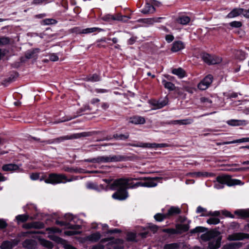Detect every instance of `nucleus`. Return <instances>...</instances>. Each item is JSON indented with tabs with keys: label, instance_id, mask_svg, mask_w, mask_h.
Wrapping results in <instances>:
<instances>
[{
	"label": "nucleus",
	"instance_id": "nucleus-64",
	"mask_svg": "<svg viewBox=\"0 0 249 249\" xmlns=\"http://www.w3.org/2000/svg\"><path fill=\"white\" fill-rule=\"evenodd\" d=\"M242 15L247 18H249V10H247L243 9V12Z\"/></svg>",
	"mask_w": 249,
	"mask_h": 249
},
{
	"label": "nucleus",
	"instance_id": "nucleus-42",
	"mask_svg": "<svg viewBox=\"0 0 249 249\" xmlns=\"http://www.w3.org/2000/svg\"><path fill=\"white\" fill-rule=\"evenodd\" d=\"M177 229L180 231H186L189 230V226L186 224L178 225L177 226Z\"/></svg>",
	"mask_w": 249,
	"mask_h": 249
},
{
	"label": "nucleus",
	"instance_id": "nucleus-24",
	"mask_svg": "<svg viewBox=\"0 0 249 249\" xmlns=\"http://www.w3.org/2000/svg\"><path fill=\"white\" fill-rule=\"evenodd\" d=\"M177 21L181 24L186 25L190 22V18L188 16H183L178 18Z\"/></svg>",
	"mask_w": 249,
	"mask_h": 249
},
{
	"label": "nucleus",
	"instance_id": "nucleus-60",
	"mask_svg": "<svg viewBox=\"0 0 249 249\" xmlns=\"http://www.w3.org/2000/svg\"><path fill=\"white\" fill-rule=\"evenodd\" d=\"M50 59L52 61H56L58 60V57L55 54L53 53L50 55Z\"/></svg>",
	"mask_w": 249,
	"mask_h": 249
},
{
	"label": "nucleus",
	"instance_id": "nucleus-19",
	"mask_svg": "<svg viewBox=\"0 0 249 249\" xmlns=\"http://www.w3.org/2000/svg\"><path fill=\"white\" fill-rule=\"evenodd\" d=\"M184 47V44L182 42L180 41H176L173 43L171 50L173 52H176L183 49Z\"/></svg>",
	"mask_w": 249,
	"mask_h": 249
},
{
	"label": "nucleus",
	"instance_id": "nucleus-21",
	"mask_svg": "<svg viewBox=\"0 0 249 249\" xmlns=\"http://www.w3.org/2000/svg\"><path fill=\"white\" fill-rule=\"evenodd\" d=\"M155 11L154 7L149 3H146L144 8L142 10L141 12L144 14H148L150 13H154Z\"/></svg>",
	"mask_w": 249,
	"mask_h": 249
},
{
	"label": "nucleus",
	"instance_id": "nucleus-3",
	"mask_svg": "<svg viewBox=\"0 0 249 249\" xmlns=\"http://www.w3.org/2000/svg\"><path fill=\"white\" fill-rule=\"evenodd\" d=\"M76 179V178L74 177H71L70 178H68L64 174L52 173L49 174L48 178L45 180V182L46 183L55 184L65 183L66 182H71Z\"/></svg>",
	"mask_w": 249,
	"mask_h": 249
},
{
	"label": "nucleus",
	"instance_id": "nucleus-6",
	"mask_svg": "<svg viewBox=\"0 0 249 249\" xmlns=\"http://www.w3.org/2000/svg\"><path fill=\"white\" fill-rule=\"evenodd\" d=\"M87 136L86 133H76L71 135L60 137L52 140H49L46 141L45 142L46 144L58 143L66 140L78 139L81 137H86Z\"/></svg>",
	"mask_w": 249,
	"mask_h": 249
},
{
	"label": "nucleus",
	"instance_id": "nucleus-26",
	"mask_svg": "<svg viewBox=\"0 0 249 249\" xmlns=\"http://www.w3.org/2000/svg\"><path fill=\"white\" fill-rule=\"evenodd\" d=\"M242 245L241 243H231L228 245H225L222 249H234L236 248H239L241 247Z\"/></svg>",
	"mask_w": 249,
	"mask_h": 249
},
{
	"label": "nucleus",
	"instance_id": "nucleus-61",
	"mask_svg": "<svg viewBox=\"0 0 249 249\" xmlns=\"http://www.w3.org/2000/svg\"><path fill=\"white\" fill-rule=\"evenodd\" d=\"M23 228L26 229L33 228V223L25 224L23 225Z\"/></svg>",
	"mask_w": 249,
	"mask_h": 249
},
{
	"label": "nucleus",
	"instance_id": "nucleus-41",
	"mask_svg": "<svg viewBox=\"0 0 249 249\" xmlns=\"http://www.w3.org/2000/svg\"><path fill=\"white\" fill-rule=\"evenodd\" d=\"M156 220L158 221H162L165 218H167L166 214L157 213L154 216Z\"/></svg>",
	"mask_w": 249,
	"mask_h": 249
},
{
	"label": "nucleus",
	"instance_id": "nucleus-38",
	"mask_svg": "<svg viewBox=\"0 0 249 249\" xmlns=\"http://www.w3.org/2000/svg\"><path fill=\"white\" fill-rule=\"evenodd\" d=\"M168 102V99L167 97H165L162 100L158 101V108H161L165 106Z\"/></svg>",
	"mask_w": 249,
	"mask_h": 249
},
{
	"label": "nucleus",
	"instance_id": "nucleus-48",
	"mask_svg": "<svg viewBox=\"0 0 249 249\" xmlns=\"http://www.w3.org/2000/svg\"><path fill=\"white\" fill-rule=\"evenodd\" d=\"M86 186L87 188L89 189H94L96 190L98 189L97 185L94 183L92 182H88L87 183Z\"/></svg>",
	"mask_w": 249,
	"mask_h": 249
},
{
	"label": "nucleus",
	"instance_id": "nucleus-36",
	"mask_svg": "<svg viewBox=\"0 0 249 249\" xmlns=\"http://www.w3.org/2000/svg\"><path fill=\"white\" fill-rule=\"evenodd\" d=\"M28 218L29 215L27 214H19L16 217L18 223L26 222Z\"/></svg>",
	"mask_w": 249,
	"mask_h": 249
},
{
	"label": "nucleus",
	"instance_id": "nucleus-23",
	"mask_svg": "<svg viewBox=\"0 0 249 249\" xmlns=\"http://www.w3.org/2000/svg\"><path fill=\"white\" fill-rule=\"evenodd\" d=\"M234 213L240 216L241 218L249 217V210H240L234 212ZM249 227V224H248Z\"/></svg>",
	"mask_w": 249,
	"mask_h": 249
},
{
	"label": "nucleus",
	"instance_id": "nucleus-5",
	"mask_svg": "<svg viewBox=\"0 0 249 249\" xmlns=\"http://www.w3.org/2000/svg\"><path fill=\"white\" fill-rule=\"evenodd\" d=\"M216 181L222 184H226L228 186H231L235 185H243L240 180L233 179L229 175H223L217 176L216 178Z\"/></svg>",
	"mask_w": 249,
	"mask_h": 249
},
{
	"label": "nucleus",
	"instance_id": "nucleus-10",
	"mask_svg": "<svg viewBox=\"0 0 249 249\" xmlns=\"http://www.w3.org/2000/svg\"><path fill=\"white\" fill-rule=\"evenodd\" d=\"M245 238H249V234L241 232L235 233L229 235L227 237V239L230 241L242 240Z\"/></svg>",
	"mask_w": 249,
	"mask_h": 249
},
{
	"label": "nucleus",
	"instance_id": "nucleus-15",
	"mask_svg": "<svg viewBox=\"0 0 249 249\" xmlns=\"http://www.w3.org/2000/svg\"><path fill=\"white\" fill-rule=\"evenodd\" d=\"M227 124L231 126H240L246 125L247 122L245 120H231L227 121Z\"/></svg>",
	"mask_w": 249,
	"mask_h": 249
},
{
	"label": "nucleus",
	"instance_id": "nucleus-59",
	"mask_svg": "<svg viewBox=\"0 0 249 249\" xmlns=\"http://www.w3.org/2000/svg\"><path fill=\"white\" fill-rule=\"evenodd\" d=\"M39 175L37 173H33L30 175V178L32 180H37L39 178Z\"/></svg>",
	"mask_w": 249,
	"mask_h": 249
},
{
	"label": "nucleus",
	"instance_id": "nucleus-1",
	"mask_svg": "<svg viewBox=\"0 0 249 249\" xmlns=\"http://www.w3.org/2000/svg\"><path fill=\"white\" fill-rule=\"evenodd\" d=\"M133 179L136 180V178H121L115 180L110 184L109 188L112 190H117L114 193L112 197L114 199L123 200L125 199L128 196V192L126 189L129 187H134L135 186H141L143 187H152L157 186V183L154 182L152 178H143V180H149L145 182H137L133 186H131L129 182Z\"/></svg>",
	"mask_w": 249,
	"mask_h": 249
},
{
	"label": "nucleus",
	"instance_id": "nucleus-58",
	"mask_svg": "<svg viewBox=\"0 0 249 249\" xmlns=\"http://www.w3.org/2000/svg\"><path fill=\"white\" fill-rule=\"evenodd\" d=\"M80 232H78V231H66L64 232V234L66 235H68V236H71V235H75V234H79Z\"/></svg>",
	"mask_w": 249,
	"mask_h": 249
},
{
	"label": "nucleus",
	"instance_id": "nucleus-37",
	"mask_svg": "<svg viewBox=\"0 0 249 249\" xmlns=\"http://www.w3.org/2000/svg\"><path fill=\"white\" fill-rule=\"evenodd\" d=\"M201 103L204 104L207 107H210L212 104V101L208 98L202 97L200 99Z\"/></svg>",
	"mask_w": 249,
	"mask_h": 249
},
{
	"label": "nucleus",
	"instance_id": "nucleus-9",
	"mask_svg": "<svg viewBox=\"0 0 249 249\" xmlns=\"http://www.w3.org/2000/svg\"><path fill=\"white\" fill-rule=\"evenodd\" d=\"M213 77L209 74L206 76L197 85V88L200 90H205L208 88L213 82Z\"/></svg>",
	"mask_w": 249,
	"mask_h": 249
},
{
	"label": "nucleus",
	"instance_id": "nucleus-50",
	"mask_svg": "<svg viewBox=\"0 0 249 249\" xmlns=\"http://www.w3.org/2000/svg\"><path fill=\"white\" fill-rule=\"evenodd\" d=\"M35 53V50H30L27 52L25 54V57L27 59H30L34 56V54Z\"/></svg>",
	"mask_w": 249,
	"mask_h": 249
},
{
	"label": "nucleus",
	"instance_id": "nucleus-25",
	"mask_svg": "<svg viewBox=\"0 0 249 249\" xmlns=\"http://www.w3.org/2000/svg\"><path fill=\"white\" fill-rule=\"evenodd\" d=\"M162 18H145V19H140L138 20V21L139 22H143L144 23H146L148 25H151L153 24L154 23L158 22L159 19Z\"/></svg>",
	"mask_w": 249,
	"mask_h": 249
},
{
	"label": "nucleus",
	"instance_id": "nucleus-45",
	"mask_svg": "<svg viewBox=\"0 0 249 249\" xmlns=\"http://www.w3.org/2000/svg\"><path fill=\"white\" fill-rule=\"evenodd\" d=\"M88 81H90L92 82H96L100 80V77L99 75L96 74H94L92 76H89L87 78Z\"/></svg>",
	"mask_w": 249,
	"mask_h": 249
},
{
	"label": "nucleus",
	"instance_id": "nucleus-40",
	"mask_svg": "<svg viewBox=\"0 0 249 249\" xmlns=\"http://www.w3.org/2000/svg\"><path fill=\"white\" fill-rule=\"evenodd\" d=\"M207 222L209 224L216 225V224H218L220 222V220H219V219L218 218L211 217V218H210L209 219H208L207 220Z\"/></svg>",
	"mask_w": 249,
	"mask_h": 249
},
{
	"label": "nucleus",
	"instance_id": "nucleus-54",
	"mask_svg": "<svg viewBox=\"0 0 249 249\" xmlns=\"http://www.w3.org/2000/svg\"><path fill=\"white\" fill-rule=\"evenodd\" d=\"M71 33L76 34H82V29L79 27H74L71 30Z\"/></svg>",
	"mask_w": 249,
	"mask_h": 249
},
{
	"label": "nucleus",
	"instance_id": "nucleus-7",
	"mask_svg": "<svg viewBox=\"0 0 249 249\" xmlns=\"http://www.w3.org/2000/svg\"><path fill=\"white\" fill-rule=\"evenodd\" d=\"M107 241H109L107 244V246H112L114 249H123L124 241L121 239H114L113 238H105L102 239L101 243H104Z\"/></svg>",
	"mask_w": 249,
	"mask_h": 249
},
{
	"label": "nucleus",
	"instance_id": "nucleus-56",
	"mask_svg": "<svg viewBox=\"0 0 249 249\" xmlns=\"http://www.w3.org/2000/svg\"><path fill=\"white\" fill-rule=\"evenodd\" d=\"M204 228L203 227H198L193 229L191 232L192 233H196V232H203L204 231Z\"/></svg>",
	"mask_w": 249,
	"mask_h": 249
},
{
	"label": "nucleus",
	"instance_id": "nucleus-62",
	"mask_svg": "<svg viewBox=\"0 0 249 249\" xmlns=\"http://www.w3.org/2000/svg\"><path fill=\"white\" fill-rule=\"evenodd\" d=\"M150 104L154 107V109H158V101L153 100L150 101Z\"/></svg>",
	"mask_w": 249,
	"mask_h": 249
},
{
	"label": "nucleus",
	"instance_id": "nucleus-35",
	"mask_svg": "<svg viewBox=\"0 0 249 249\" xmlns=\"http://www.w3.org/2000/svg\"><path fill=\"white\" fill-rule=\"evenodd\" d=\"M235 57L240 60H243L246 58V53L242 51H237L235 53Z\"/></svg>",
	"mask_w": 249,
	"mask_h": 249
},
{
	"label": "nucleus",
	"instance_id": "nucleus-33",
	"mask_svg": "<svg viewBox=\"0 0 249 249\" xmlns=\"http://www.w3.org/2000/svg\"><path fill=\"white\" fill-rule=\"evenodd\" d=\"M162 83L164 85L165 88L169 89L170 90H173L175 89V85L170 82H167L165 80L162 81Z\"/></svg>",
	"mask_w": 249,
	"mask_h": 249
},
{
	"label": "nucleus",
	"instance_id": "nucleus-8",
	"mask_svg": "<svg viewBox=\"0 0 249 249\" xmlns=\"http://www.w3.org/2000/svg\"><path fill=\"white\" fill-rule=\"evenodd\" d=\"M201 58L205 63L209 65L219 64L222 61L221 58L218 56H212L206 53H202L201 54Z\"/></svg>",
	"mask_w": 249,
	"mask_h": 249
},
{
	"label": "nucleus",
	"instance_id": "nucleus-14",
	"mask_svg": "<svg viewBox=\"0 0 249 249\" xmlns=\"http://www.w3.org/2000/svg\"><path fill=\"white\" fill-rule=\"evenodd\" d=\"M129 122L136 124H143L145 123V120L142 117L134 116L130 118Z\"/></svg>",
	"mask_w": 249,
	"mask_h": 249
},
{
	"label": "nucleus",
	"instance_id": "nucleus-18",
	"mask_svg": "<svg viewBox=\"0 0 249 249\" xmlns=\"http://www.w3.org/2000/svg\"><path fill=\"white\" fill-rule=\"evenodd\" d=\"M23 247L28 249H34L36 246V242L32 239H27L22 243Z\"/></svg>",
	"mask_w": 249,
	"mask_h": 249
},
{
	"label": "nucleus",
	"instance_id": "nucleus-63",
	"mask_svg": "<svg viewBox=\"0 0 249 249\" xmlns=\"http://www.w3.org/2000/svg\"><path fill=\"white\" fill-rule=\"evenodd\" d=\"M174 38V36L172 35H166L165 36V39L168 42H170L172 41H173Z\"/></svg>",
	"mask_w": 249,
	"mask_h": 249
},
{
	"label": "nucleus",
	"instance_id": "nucleus-57",
	"mask_svg": "<svg viewBox=\"0 0 249 249\" xmlns=\"http://www.w3.org/2000/svg\"><path fill=\"white\" fill-rule=\"evenodd\" d=\"M136 238L135 234L133 233H129L127 235V239L129 241L134 240Z\"/></svg>",
	"mask_w": 249,
	"mask_h": 249
},
{
	"label": "nucleus",
	"instance_id": "nucleus-53",
	"mask_svg": "<svg viewBox=\"0 0 249 249\" xmlns=\"http://www.w3.org/2000/svg\"><path fill=\"white\" fill-rule=\"evenodd\" d=\"M7 226V224L3 219H0V229H3Z\"/></svg>",
	"mask_w": 249,
	"mask_h": 249
},
{
	"label": "nucleus",
	"instance_id": "nucleus-2",
	"mask_svg": "<svg viewBox=\"0 0 249 249\" xmlns=\"http://www.w3.org/2000/svg\"><path fill=\"white\" fill-rule=\"evenodd\" d=\"M201 238L204 241H209V248L217 249L220 246L221 236L220 232L216 230L211 231L201 235Z\"/></svg>",
	"mask_w": 249,
	"mask_h": 249
},
{
	"label": "nucleus",
	"instance_id": "nucleus-43",
	"mask_svg": "<svg viewBox=\"0 0 249 249\" xmlns=\"http://www.w3.org/2000/svg\"><path fill=\"white\" fill-rule=\"evenodd\" d=\"M33 228L37 229H42L44 227V224L41 222H33Z\"/></svg>",
	"mask_w": 249,
	"mask_h": 249
},
{
	"label": "nucleus",
	"instance_id": "nucleus-47",
	"mask_svg": "<svg viewBox=\"0 0 249 249\" xmlns=\"http://www.w3.org/2000/svg\"><path fill=\"white\" fill-rule=\"evenodd\" d=\"M148 228L152 232H153V233H156L159 229L158 226H157L156 225L152 224H150L148 226Z\"/></svg>",
	"mask_w": 249,
	"mask_h": 249
},
{
	"label": "nucleus",
	"instance_id": "nucleus-46",
	"mask_svg": "<svg viewBox=\"0 0 249 249\" xmlns=\"http://www.w3.org/2000/svg\"><path fill=\"white\" fill-rule=\"evenodd\" d=\"M230 25L234 28H239L242 26V22L238 21H234L230 23Z\"/></svg>",
	"mask_w": 249,
	"mask_h": 249
},
{
	"label": "nucleus",
	"instance_id": "nucleus-32",
	"mask_svg": "<svg viewBox=\"0 0 249 249\" xmlns=\"http://www.w3.org/2000/svg\"><path fill=\"white\" fill-rule=\"evenodd\" d=\"M11 41V39L7 36H0V46H3L8 45Z\"/></svg>",
	"mask_w": 249,
	"mask_h": 249
},
{
	"label": "nucleus",
	"instance_id": "nucleus-31",
	"mask_svg": "<svg viewBox=\"0 0 249 249\" xmlns=\"http://www.w3.org/2000/svg\"><path fill=\"white\" fill-rule=\"evenodd\" d=\"M40 244L43 247H46L48 249H52L53 247V245L49 241L46 240L44 239H39Z\"/></svg>",
	"mask_w": 249,
	"mask_h": 249
},
{
	"label": "nucleus",
	"instance_id": "nucleus-20",
	"mask_svg": "<svg viewBox=\"0 0 249 249\" xmlns=\"http://www.w3.org/2000/svg\"><path fill=\"white\" fill-rule=\"evenodd\" d=\"M172 72L173 74L177 75L180 78H182L186 75L185 71L181 68L173 69Z\"/></svg>",
	"mask_w": 249,
	"mask_h": 249
},
{
	"label": "nucleus",
	"instance_id": "nucleus-4",
	"mask_svg": "<svg viewBox=\"0 0 249 249\" xmlns=\"http://www.w3.org/2000/svg\"><path fill=\"white\" fill-rule=\"evenodd\" d=\"M123 157L121 156H100L96 158H94L91 160H87V161L88 162L93 163H106V162H117L123 160Z\"/></svg>",
	"mask_w": 249,
	"mask_h": 249
},
{
	"label": "nucleus",
	"instance_id": "nucleus-55",
	"mask_svg": "<svg viewBox=\"0 0 249 249\" xmlns=\"http://www.w3.org/2000/svg\"><path fill=\"white\" fill-rule=\"evenodd\" d=\"M163 231L164 232H166V233H170V234H175V233H176L177 232L176 230L174 229H164V230H163Z\"/></svg>",
	"mask_w": 249,
	"mask_h": 249
},
{
	"label": "nucleus",
	"instance_id": "nucleus-29",
	"mask_svg": "<svg viewBox=\"0 0 249 249\" xmlns=\"http://www.w3.org/2000/svg\"><path fill=\"white\" fill-rule=\"evenodd\" d=\"M179 243H173L165 245L163 249H179Z\"/></svg>",
	"mask_w": 249,
	"mask_h": 249
},
{
	"label": "nucleus",
	"instance_id": "nucleus-39",
	"mask_svg": "<svg viewBox=\"0 0 249 249\" xmlns=\"http://www.w3.org/2000/svg\"><path fill=\"white\" fill-rule=\"evenodd\" d=\"M244 142H248L247 138H244L240 139H238L236 140H234L231 142H223V144H231V143H240Z\"/></svg>",
	"mask_w": 249,
	"mask_h": 249
},
{
	"label": "nucleus",
	"instance_id": "nucleus-51",
	"mask_svg": "<svg viewBox=\"0 0 249 249\" xmlns=\"http://www.w3.org/2000/svg\"><path fill=\"white\" fill-rule=\"evenodd\" d=\"M114 15H107L102 18V19L107 21H110L113 20Z\"/></svg>",
	"mask_w": 249,
	"mask_h": 249
},
{
	"label": "nucleus",
	"instance_id": "nucleus-52",
	"mask_svg": "<svg viewBox=\"0 0 249 249\" xmlns=\"http://www.w3.org/2000/svg\"><path fill=\"white\" fill-rule=\"evenodd\" d=\"M116 139L119 140H125L127 139L129 137V135H124V134H120V135H116L115 137Z\"/></svg>",
	"mask_w": 249,
	"mask_h": 249
},
{
	"label": "nucleus",
	"instance_id": "nucleus-28",
	"mask_svg": "<svg viewBox=\"0 0 249 249\" xmlns=\"http://www.w3.org/2000/svg\"><path fill=\"white\" fill-rule=\"evenodd\" d=\"M13 248V244L9 241H3L0 246L1 249H12Z\"/></svg>",
	"mask_w": 249,
	"mask_h": 249
},
{
	"label": "nucleus",
	"instance_id": "nucleus-16",
	"mask_svg": "<svg viewBox=\"0 0 249 249\" xmlns=\"http://www.w3.org/2000/svg\"><path fill=\"white\" fill-rule=\"evenodd\" d=\"M135 147H143V148H158V143H143V142H140L137 144H132L131 145Z\"/></svg>",
	"mask_w": 249,
	"mask_h": 249
},
{
	"label": "nucleus",
	"instance_id": "nucleus-49",
	"mask_svg": "<svg viewBox=\"0 0 249 249\" xmlns=\"http://www.w3.org/2000/svg\"><path fill=\"white\" fill-rule=\"evenodd\" d=\"M46 231L52 233H59L61 232L60 229L56 227L48 228L46 229Z\"/></svg>",
	"mask_w": 249,
	"mask_h": 249
},
{
	"label": "nucleus",
	"instance_id": "nucleus-44",
	"mask_svg": "<svg viewBox=\"0 0 249 249\" xmlns=\"http://www.w3.org/2000/svg\"><path fill=\"white\" fill-rule=\"evenodd\" d=\"M42 22L43 25H50L56 22V20L53 18H46L44 19Z\"/></svg>",
	"mask_w": 249,
	"mask_h": 249
},
{
	"label": "nucleus",
	"instance_id": "nucleus-11",
	"mask_svg": "<svg viewBox=\"0 0 249 249\" xmlns=\"http://www.w3.org/2000/svg\"><path fill=\"white\" fill-rule=\"evenodd\" d=\"M101 236L99 232H96L83 238V240L84 242L89 241L95 243L98 242L101 239Z\"/></svg>",
	"mask_w": 249,
	"mask_h": 249
},
{
	"label": "nucleus",
	"instance_id": "nucleus-30",
	"mask_svg": "<svg viewBox=\"0 0 249 249\" xmlns=\"http://www.w3.org/2000/svg\"><path fill=\"white\" fill-rule=\"evenodd\" d=\"M188 175H190L193 177H208L209 175H210V174L207 172H194V173H190L188 174Z\"/></svg>",
	"mask_w": 249,
	"mask_h": 249
},
{
	"label": "nucleus",
	"instance_id": "nucleus-34",
	"mask_svg": "<svg viewBox=\"0 0 249 249\" xmlns=\"http://www.w3.org/2000/svg\"><path fill=\"white\" fill-rule=\"evenodd\" d=\"M102 30V29L99 28H96V27L82 29V34H89V33L95 32L96 31L100 32Z\"/></svg>",
	"mask_w": 249,
	"mask_h": 249
},
{
	"label": "nucleus",
	"instance_id": "nucleus-13",
	"mask_svg": "<svg viewBox=\"0 0 249 249\" xmlns=\"http://www.w3.org/2000/svg\"><path fill=\"white\" fill-rule=\"evenodd\" d=\"M243 9L242 8H235L233 9L230 13H229L226 16L227 18H233L236 17L243 13Z\"/></svg>",
	"mask_w": 249,
	"mask_h": 249
},
{
	"label": "nucleus",
	"instance_id": "nucleus-27",
	"mask_svg": "<svg viewBox=\"0 0 249 249\" xmlns=\"http://www.w3.org/2000/svg\"><path fill=\"white\" fill-rule=\"evenodd\" d=\"M130 18V17L125 16H122L120 14H117L114 15L113 20L121 21L123 22H126Z\"/></svg>",
	"mask_w": 249,
	"mask_h": 249
},
{
	"label": "nucleus",
	"instance_id": "nucleus-12",
	"mask_svg": "<svg viewBox=\"0 0 249 249\" xmlns=\"http://www.w3.org/2000/svg\"><path fill=\"white\" fill-rule=\"evenodd\" d=\"M19 169L18 165L13 163L4 164L2 167V170L4 171H15Z\"/></svg>",
	"mask_w": 249,
	"mask_h": 249
},
{
	"label": "nucleus",
	"instance_id": "nucleus-22",
	"mask_svg": "<svg viewBox=\"0 0 249 249\" xmlns=\"http://www.w3.org/2000/svg\"><path fill=\"white\" fill-rule=\"evenodd\" d=\"M194 122L192 119L188 118L184 120H179L173 121V124H179L180 125L190 124Z\"/></svg>",
	"mask_w": 249,
	"mask_h": 249
},
{
	"label": "nucleus",
	"instance_id": "nucleus-17",
	"mask_svg": "<svg viewBox=\"0 0 249 249\" xmlns=\"http://www.w3.org/2000/svg\"><path fill=\"white\" fill-rule=\"evenodd\" d=\"M181 213V210L178 207H171L166 213L167 217L173 216L174 215L179 214Z\"/></svg>",
	"mask_w": 249,
	"mask_h": 249
}]
</instances>
